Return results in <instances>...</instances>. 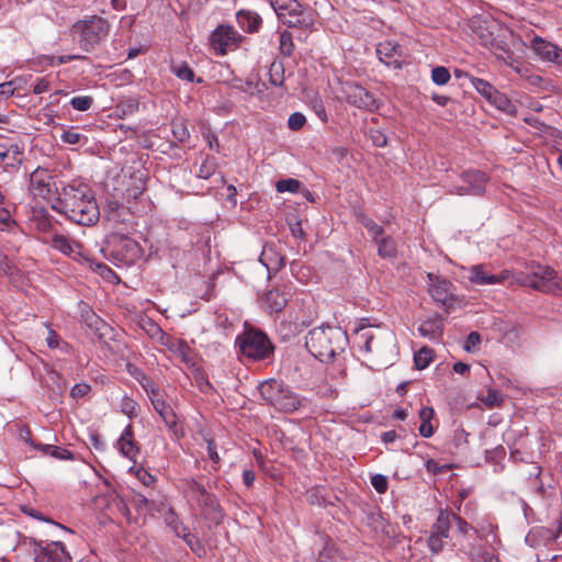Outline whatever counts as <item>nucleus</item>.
<instances>
[{"mask_svg": "<svg viewBox=\"0 0 562 562\" xmlns=\"http://www.w3.org/2000/svg\"><path fill=\"white\" fill-rule=\"evenodd\" d=\"M497 27H498L497 25H493L491 29L487 27L485 30V32H482L480 34L481 43L485 47L490 48L491 43H494V41L496 40V37H497Z\"/></svg>", "mask_w": 562, "mask_h": 562, "instance_id": "nucleus-50", "label": "nucleus"}, {"mask_svg": "<svg viewBox=\"0 0 562 562\" xmlns=\"http://www.w3.org/2000/svg\"><path fill=\"white\" fill-rule=\"evenodd\" d=\"M513 37V33L506 29L497 27V37L494 43H491L490 50L505 63H509L513 59L514 53L509 45V38Z\"/></svg>", "mask_w": 562, "mask_h": 562, "instance_id": "nucleus-18", "label": "nucleus"}, {"mask_svg": "<svg viewBox=\"0 0 562 562\" xmlns=\"http://www.w3.org/2000/svg\"><path fill=\"white\" fill-rule=\"evenodd\" d=\"M14 85H15V81H8V82L0 83V98L8 99L11 95H13L14 91H15Z\"/></svg>", "mask_w": 562, "mask_h": 562, "instance_id": "nucleus-58", "label": "nucleus"}, {"mask_svg": "<svg viewBox=\"0 0 562 562\" xmlns=\"http://www.w3.org/2000/svg\"><path fill=\"white\" fill-rule=\"evenodd\" d=\"M341 91L347 102L359 109L374 111L379 108L373 94L356 82H345Z\"/></svg>", "mask_w": 562, "mask_h": 562, "instance_id": "nucleus-11", "label": "nucleus"}, {"mask_svg": "<svg viewBox=\"0 0 562 562\" xmlns=\"http://www.w3.org/2000/svg\"><path fill=\"white\" fill-rule=\"evenodd\" d=\"M481 341V336L479 333L476 331H472L469 334L467 340H465V344H464V349L467 351H472V349L479 345Z\"/></svg>", "mask_w": 562, "mask_h": 562, "instance_id": "nucleus-60", "label": "nucleus"}, {"mask_svg": "<svg viewBox=\"0 0 562 562\" xmlns=\"http://www.w3.org/2000/svg\"><path fill=\"white\" fill-rule=\"evenodd\" d=\"M357 221L364 226L368 232L371 234L373 241L378 243V238L384 234V229L382 226L376 224L372 218L367 216L363 212H358L356 214Z\"/></svg>", "mask_w": 562, "mask_h": 562, "instance_id": "nucleus-31", "label": "nucleus"}, {"mask_svg": "<svg viewBox=\"0 0 562 562\" xmlns=\"http://www.w3.org/2000/svg\"><path fill=\"white\" fill-rule=\"evenodd\" d=\"M452 522H456L457 530L462 536L469 535L470 531H474L476 533V529L472 527L465 519L451 512V524Z\"/></svg>", "mask_w": 562, "mask_h": 562, "instance_id": "nucleus-42", "label": "nucleus"}, {"mask_svg": "<svg viewBox=\"0 0 562 562\" xmlns=\"http://www.w3.org/2000/svg\"><path fill=\"white\" fill-rule=\"evenodd\" d=\"M461 180L463 184H450L448 193L457 195H482L488 182V177L481 170H467L461 173Z\"/></svg>", "mask_w": 562, "mask_h": 562, "instance_id": "nucleus-8", "label": "nucleus"}, {"mask_svg": "<svg viewBox=\"0 0 562 562\" xmlns=\"http://www.w3.org/2000/svg\"><path fill=\"white\" fill-rule=\"evenodd\" d=\"M136 406L137 403L128 396H124L121 401V412L130 418L136 415Z\"/></svg>", "mask_w": 562, "mask_h": 562, "instance_id": "nucleus-48", "label": "nucleus"}, {"mask_svg": "<svg viewBox=\"0 0 562 562\" xmlns=\"http://www.w3.org/2000/svg\"><path fill=\"white\" fill-rule=\"evenodd\" d=\"M53 177L48 169L37 168L30 176V191L34 196L47 199L53 192Z\"/></svg>", "mask_w": 562, "mask_h": 562, "instance_id": "nucleus-14", "label": "nucleus"}, {"mask_svg": "<svg viewBox=\"0 0 562 562\" xmlns=\"http://www.w3.org/2000/svg\"><path fill=\"white\" fill-rule=\"evenodd\" d=\"M470 82L472 87L486 100L491 98L492 93L496 89L488 81L481 78L470 77Z\"/></svg>", "mask_w": 562, "mask_h": 562, "instance_id": "nucleus-35", "label": "nucleus"}, {"mask_svg": "<svg viewBox=\"0 0 562 562\" xmlns=\"http://www.w3.org/2000/svg\"><path fill=\"white\" fill-rule=\"evenodd\" d=\"M172 134H173V137L179 143H184L190 137V133H189L187 126L182 122H173L172 123Z\"/></svg>", "mask_w": 562, "mask_h": 562, "instance_id": "nucleus-44", "label": "nucleus"}, {"mask_svg": "<svg viewBox=\"0 0 562 562\" xmlns=\"http://www.w3.org/2000/svg\"><path fill=\"white\" fill-rule=\"evenodd\" d=\"M52 246L67 256L80 255L81 245L60 234H55L52 237Z\"/></svg>", "mask_w": 562, "mask_h": 562, "instance_id": "nucleus-23", "label": "nucleus"}, {"mask_svg": "<svg viewBox=\"0 0 562 562\" xmlns=\"http://www.w3.org/2000/svg\"><path fill=\"white\" fill-rule=\"evenodd\" d=\"M93 101H94L93 98L90 95H79V97H74L70 100V104L75 110L85 112V111H88L92 106Z\"/></svg>", "mask_w": 562, "mask_h": 562, "instance_id": "nucleus-40", "label": "nucleus"}, {"mask_svg": "<svg viewBox=\"0 0 562 562\" xmlns=\"http://www.w3.org/2000/svg\"><path fill=\"white\" fill-rule=\"evenodd\" d=\"M485 406L493 408L503 403L502 394L495 389H488L486 395L481 398Z\"/></svg>", "mask_w": 562, "mask_h": 562, "instance_id": "nucleus-39", "label": "nucleus"}, {"mask_svg": "<svg viewBox=\"0 0 562 562\" xmlns=\"http://www.w3.org/2000/svg\"><path fill=\"white\" fill-rule=\"evenodd\" d=\"M418 331L423 337L435 339L442 333V323L438 318H429L420 324Z\"/></svg>", "mask_w": 562, "mask_h": 562, "instance_id": "nucleus-29", "label": "nucleus"}, {"mask_svg": "<svg viewBox=\"0 0 562 562\" xmlns=\"http://www.w3.org/2000/svg\"><path fill=\"white\" fill-rule=\"evenodd\" d=\"M554 45L540 36H535L530 43L531 49L543 60L550 61L554 53Z\"/></svg>", "mask_w": 562, "mask_h": 562, "instance_id": "nucleus-27", "label": "nucleus"}, {"mask_svg": "<svg viewBox=\"0 0 562 562\" xmlns=\"http://www.w3.org/2000/svg\"><path fill=\"white\" fill-rule=\"evenodd\" d=\"M186 491L189 496L198 503L200 507L215 510L217 508L216 497L207 492L205 486L194 479L186 482Z\"/></svg>", "mask_w": 562, "mask_h": 562, "instance_id": "nucleus-15", "label": "nucleus"}, {"mask_svg": "<svg viewBox=\"0 0 562 562\" xmlns=\"http://www.w3.org/2000/svg\"><path fill=\"white\" fill-rule=\"evenodd\" d=\"M236 20L244 31L250 33L257 31L261 24V18L250 10H239L236 13Z\"/></svg>", "mask_w": 562, "mask_h": 562, "instance_id": "nucleus-25", "label": "nucleus"}, {"mask_svg": "<svg viewBox=\"0 0 562 562\" xmlns=\"http://www.w3.org/2000/svg\"><path fill=\"white\" fill-rule=\"evenodd\" d=\"M82 137H83L82 134H80L75 128H69V130L64 131L60 136V138L64 143H67L70 145L78 144Z\"/></svg>", "mask_w": 562, "mask_h": 562, "instance_id": "nucleus-51", "label": "nucleus"}, {"mask_svg": "<svg viewBox=\"0 0 562 562\" xmlns=\"http://www.w3.org/2000/svg\"><path fill=\"white\" fill-rule=\"evenodd\" d=\"M289 301V293L284 290L272 289L261 297L262 307L270 314L281 312Z\"/></svg>", "mask_w": 562, "mask_h": 562, "instance_id": "nucleus-20", "label": "nucleus"}, {"mask_svg": "<svg viewBox=\"0 0 562 562\" xmlns=\"http://www.w3.org/2000/svg\"><path fill=\"white\" fill-rule=\"evenodd\" d=\"M561 532H562V520L559 522L558 532H554L553 530H551L549 528L541 527L539 529L531 531L529 533L528 538L533 535H538L546 540L553 541Z\"/></svg>", "mask_w": 562, "mask_h": 562, "instance_id": "nucleus-45", "label": "nucleus"}, {"mask_svg": "<svg viewBox=\"0 0 562 562\" xmlns=\"http://www.w3.org/2000/svg\"><path fill=\"white\" fill-rule=\"evenodd\" d=\"M271 7L279 14L281 11L285 10L288 7H297L296 0H269Z\"/></svg>", "mask_w": 562, "mask_h": 562, "instance_id": "nucleus-56", "label": "nucleus"}, {"mask_svg": "<svg viewBox=\"0 0 562 562\" xmlns=\"http://www.w3.org/2000/svg\"><path fill=\"white\" fill-rule=\"evenodd\" d=\"M23 160V151L19 145L0 137V162L7 167H16Z\"/></svg>", "mask_w": 562, "mask_h": 562, "instance_id": "nucleus-19", "label": "nucleus"}, {"mask_svg": "<svg viewBox=\"0 0 562 562\" xmlns=\"http://www.w3.org/2000/svg\"><path fill=\"white\" fill-rule=\"evenodd\" d=\"M117 445L123 456L130 459H134V457L138 452V448L135 441L133 440L132 425H127L126 428L123 430L120 439L117 440Z\"/></svg>", "mask_w": 562, "mask_h": 562, "instance_id": "nucleus-24", "label": "nucleus"}, {"mask_svg": "<svg viewBox=\"0 0 562 562\" xmlns=\"http://www.w3.org/2000/svg\"><path fill=\"white\" fill-rule=\"evenodd\" d=\"M491 104L495 105L498 110L507 113V114H514L516 112V106L513 104V102L505 95L504 93L499 92L498 90H494L491 98L487 100Z\"/></svg>", "mask_w": 562, "mask_h": 562, "instance_id": "nucleus-30", "label": "nucleus"}, {"mask_svg": "<svg viewBox=\"0 0 562 562\" xmlns=\"http://www.w3.org/2000/svg\"><path fill=\"white\" fill-rule=\"evenodd\" d=\"M260 261L268 270H278L283 265V258L276 252L271 245L263 246L260 255Z\"/></svg>", "mask_w": 562, "mask_h": 562, "instance_id": "nucleus-26", "label": "nucleus"}, {"mask_svg": "<svg viewBox=\"0 0 562 562\" xmlns=\"http://www.w3.org/2000/svg\"><path fill=\"white\" fill-rule=\"evenodd\" d=\"M557 279V272L548 266L532 267L530 273L526 274L521 281L524 284L544 293H555L560 290Z\"/></svg>", "mask_w": 562, "mask_h": 562, "instance_id": "nucleus-9", "label": "nucleus"}, {"mask_svg": "<svg viewBox=\"0 0 562 562\" xmlns=\"http://www.w3.org/2000/svg\"><path fill=\"white\" fill-rule=\"evenodd\" d=\"M434 409L432 407L425 406L419 411V419L422 422L420 425H425L426 423L430 422L434 417Z\"/></svg>", "mask_w": 562, "mask_h": 562, "instance_id": "nucleus-61", "label": "nucleus"}, {"mask_svg": "<svg viewBox=\"0 0 562 562\" xmlns=\"http://www.w3.org/2000/svg\"><path fill=\"white\" fill-rule=\"evenodd\" d=\"M269 81L273 86H282L284 81V67L282 61H273L269 67Z\"/></svg>", "mask_w": 562, "mask_h": 562, "instance_id": "nucleus-34", "label": "nucleus"}, {"mask_svg": "<svg viewBox=\"0 0 562 562\" xmlns=\"http://www.w3.org/2000/svg\"><path fill=\"white\" fill-rule=\"evenodd\" d=\"M207 454H209V458L214 462V463H218L220 462V456L216 451V445L213 440H209L207 441Z\"/></svg>", "mask_w": 562, "mask_h": 562, "instance_id": "nucleus-63", "label": "nucleus"}, {"mask_svg": "<svg viewBox=\"0 0 562 562\" xmlns=\"http://www.w3.org/2000/svg\"><path fill=\"white\" fill-rule=\"evenodd\" d=\"M378 255L382 258H393L396 256L397 246L396 241L391 236L384 234L378 238Z\"/></svg>", "mask_w": 562, "mask_h": 562, "instance_id": "nucleus-28", "label": "nucleus"}, {"mask_svg": "<svg viewBox=\"0 0 562 562\" xmlns=\"http://www.w3.org/2000/svg\"><path fill=\"white\" fill-rule=\"evenodd\" d=\"M108 31V22L99 16L74 25V33L79 35L78 42L86 52L93 49L105 37Z\"/></svg>", "mask_w": 562, "mask_h": 562, "instance_id": "nucleus-6", "label": "nucleus"}, {"mask_svg": "<svg viewBox=\"0 0 562 562\" xmlns=\"http://www.w3.org/2000/svg\"><path fill=\"white\" fill-rule=\"evenodd\" d=\"M172 71L181 80H187L189 82L194 80V72L187 64L173 67Z\"/></svg>", "mask_w": 562, "mask_h": 562, "instance_id": "nucleus-47", "label": "nucleus"}, {"mask_svg": "<svg viewBox=\"0 0 562 562\" xmlns=\"http://www.w3.org/2000/svg\"><path fill=\"white\" fill-rule=\"evenodd\" d=\"M451 529V512L440 509L436 521L431 525L427 544L431 553H440L446 544V540L450 536Z\"/></svg>", "mask_w": 562, "mask_h": 562, "instance_id": "nucleus-7", "label": "nucleus"}, {"mask_svg": "<svg viewBox=\"0 0 562 562\" xmlns=\"http://www.w3.org/2000/svg\"><path fill=\"white\" fill-rule=\"evenodd\" d=\"M305 123H306V119L300 112L292 113L288 120V126L292 131L301 130Z\"/></svg>", "mask_w": 562, "mask_h": 562, "instance_id": "nucleus-49", "label": "nucleus"}, {"mask_svg": "<svg viewBox=\"0 0 562 562\" xmlns=\"http://www.w3.org/2000/svg\"><path fill=\"white\" fill-rule=\"evenodd\" d=\"M301 182L296 179H282L279 180L276 184L278 192H299L301 188Z\"/></svg>", "mask_w": 562, "mask_h": 562, "instance_id": "nucleus-38", "label": "nucleus"}, {"mask_svg": "<svg viewBox=\"0 0 562 562\" xmlns=\"http://www.w3.org/2000/svg\"><path fill=\"white\" fill-rule=\"evenodd\" d=\"M450 77L449 70L443 66H437L431 70V79L438 86L446 85Z\"/></svg>", "mask_w": 562, "mask_h": 562, "instance_id": "nucleus-41", "label": "nucleus"}, {"mask_svg": "<svg viewBox=\"0 0 562 562\" xmlns=\"http://www.w3.org/2000/svg\"><path fill=\"white\" fill-rule=\"evenodd\" d=\"M348 344L346 331L337 326H319L311 329L305 338L307 350L319 361L329 362L341 353Z\"/></svg>", "mask_w": 562, "mask_h": 562, "instance_id": "nucleus-2", "label": "nucleus"}, {"mask_svg": "<svg viewBox=\"0 0 562 562\" xmlns=\"http://www.w3.org/2000/svg\"><path fill=\"white\" fill-rule=\"evenodd\" d=\"M356 335L360 349L378 358L386 356L394 347V335L379 326L361 324Z\"/></svg>", "mask_w": 562, "mask_h": 562, "instance_id": "nucleus-4", "label": "nucleus"}, {"mask_svg": "<svg viewBox=\"0 0 562 562\" xmlns=\"http://www.w3.org/2000/svg\"><path fill=\"white\" fill-rule=\"evenodd\" d=\"M432 361V350L428 347L420 348L414 356L415 367L423 370Z\"/></svg>", "mask_w": 562, "mask_h": 562, "instance_id": "nucleus-36", "label": "nucleus"}, {"mask_svg": "<svg viewBox=\"0 0 562 562\" xmlns=\"http://www.w3.org/2000/svg\"><path fill=\"white\" fill-rule=\"evenodd\" d=\"M371 484L378 493H385L387 490V480L382 474H375L371 479Z\"/></svg>", "mask_w": 562, "mask_h": 562, "instance_id": "nucleus-55", "label": "nucleus"}, {"mask_svg": "<svg viewBox=\"0 0 562 562\" xmlns=\"http://www.w3.org/2000/svg\"><path fill=\"white\" fill-rule=\"evenodd\" d=\"M116 110L123 115H132L138 110V101L133 98L123 100L117 104Z\"/></svg>", "mask_w": 562, "mask_h": 562, "instance_id": "nucleus-43", "label": "nucleus"}, {"mask_svg": "<svg viewBox=\"0 0 562 562\" xmlns=\"http://www.w3.org/2000/svg\"><path fill=\"white\" fill-rule=\"evenodd\" d=\"M35 562H71L72 558L61 541H52L46 546L35 543Z\"/></svg>", "mask_w": 562, "mask_h": 562, "instance_id": "nucleus-12", "label": "nucleus"}, {"mask_svg": "<svg viewBox=\"0 0 562 562\" xmlns=\"http://www.w3.org/2000/svg\"><path fill=\"white\" fill-rule=\"evenodd\" d=\"M49 89V82L45 78H41L33 87L35 94H41Z\"/></svg>", "mask_w": 562, "mask_h": 562, "instance_id": "nucleus-62", "label": "nucleus"}, {"mask_svg": "<svg viewBox=\"0 0 562 562\" xmlns=\"http://www.w3.org/2000/svg\"><path fill=\"white\" fill-rule=\"evenodd\" d=\"M106 207L109 218L115 222H119L121 220V213L125 211V209L117 202H110Z\"/></svg>", "mask_w": 562, "mask_h": 562, "instance_id": "nucleus-53", "label": "nucleus"}, {"mask_svg": "<svg viewBox=\"0 0 562 562\" xmlns=\"http://www.w3.org/2000/svg\"><path fill=\"white\" fill-rule=\"evenodd\" d=\"M214 172V167L207 160L201 165L199 176L201 178L207 179Z\"/></svg>", "mask_w": 562, "mask_h": 562, "instance_id": "nucleus-64", "label": "nucleus"}, {"mask_svg": "<svg viewBox=\"0 0 562 562\" xmlns=\"http://www.w3.org/2000/svg\"><path fill=\"white\" fill-rule=\"evenodd\" d=\"M111 255L120 262L132 265L140 257L142 249L137 241L127 236H114L111 241Z\"/></svg>", "mask_w": 562, "mask_h": 562, "instance_id": "nucleus-10", "label": "nucleus"}, {"mask_svg": "<svg viewBox=\"0 0 562 562\" xmlns=\"http://www.w3.org/2000/svg\"><path fill=\"white\" fill-rule=\"evenodd\" d=\"M46 449L48 450L47 456H50L55 459H58V460H72L74 459V453L71 451H69L68 449L53 446V445L50 448H46Z\"/></svg>", "mask_w": 562, "mask_h": 562, "instance_id": "nucleus-46", "label": "nucleus"}, {"mask_svg": "<svg viewBox=\"0 0 562 562\" xmlns=\"http://www.w3.org/2000/svg\"><path fill=\"white\" fill-rule=\"evenodd\" d=\"M57 190V200L53 209L69 221L82 225H94L100 217L99 206L92 190L85 183L68 184Z\"/></svg>", "mask_w": 562, "mask_h": 562, "instance_id": "nucleus-1", "label": "nucleus"}, {"mask_svg": "<svg viewBox=\"0 0 562 562\" xmlns=\"http://www.w3.org/2000/svg\"><path fill=\"white\" fill-rule=\"evenodd\" d=\"M157 413L176 436H182L183 432L178 428V417L169 404L165 405L161 411H157Z\"/></svg>", "mask_w": 562, "mask_h": 562, "instance_id": "nucleus-32", "label": "nucleus"}, {"mask_svg": "<svg viewBox=\"0 0 562 562\" xmlns=\"http://www.w3.org/2000/svg\"><path fill=\"white\" fill-rule=\"evenodd\" d=\"M427 278L429 280V293L432 299L445 306L451 305L454 301L452 283L434 273H428Z\"/></svg>", "mask_w": 562, "mask_h": 562, "instance_id": "nucleus-13", "label": "nucleus"}, {"mask_svg": "<svg viewBox=\"0 0 562 562\" xmlns=\"http://www.w3.org/2000/svg\"><path fill=\"white\" fill-rule=\"evenodd\" d=\"M243 356L255 361L265 360L272 356L274 346L261 330L248 329L236 339Z\"/></svg>", "mask_w": 562, "mask_h": 562, "instance_id": "nucleus-5", "label": "nucleus"}, {"mask_svg": "<svg viewBox=\"0 0 562 562\" xmlns=\"http://www.w3.org/2000/svg\"><path fill=\"white\" fill-rule=\"evenodd\" d=\"M277 15L279 20L289 27L306 29L313 23L311 15L299 2L297 7H288Z\"/></svg>", "mask_w": 562, "mask_h": 562, "instance_id": "nucleus-16", "label": "nucleus"}, {"mask_svg": "<svg viewBox=\"0 0 562 562\" xmlns=\"http://www.w3.org/2000/svg\"><path fill=\"white\" fill-rule=\"evenodd\" d=\"M91 391V386L88 383H78L72 386L70 396L72 398H81Z\"/></svg>", "mask_w": 562, "mask_h": 562, "instance_id": "nucleus-54", "label": "nucleus"}, {"mask_svg": "<svg viewBox=\"0 0 562 562\" xmlns=\"http://www.w3.org/2000/svg\"><path fill=\"white\" fill-rule=\"evenodd\" d=\"M540 473H541V468L538 465H532L531 471L529 472V475L535 477L533 484L536 485L537 492L539 494L543 495L544 494L543 484L538 482Z\"/></svg>", "mask_w": 562, "mask_h": 562, "instance_id": "nucleus-59", "label": "nucleus"}, {"mask_svg": "<svg viewBox=\"0 0 562 562\" xmlns=\"http://www.w3.org/2000/svg\"><path fill=\"white\" fill-rule=\"evenodd\" d=\"M509 272L507 270L502 271L498 274L488 272L484 266L476 265L471 267L469 280L472 283L479 285H493L498 284L508 279Z\"/></svg>", "mask_w": 562, "mask_h": 562, "instance_id": "nucleus-17", "label": "nucleus"}, {"mask_svg": "<svg viewBox=\"0 0 562 562\" xmlns=\"http://www.w3.org/2000/svg\"><path fill=\"white\" fill-rule=\"evenodd\" d=\"M280 53L283 56H291L294 50V43L292 38V34L288 31H283L280 34Z\"/></svg>", "mask_w": 562, "mask_h": 562, "instance_id": "nucleus-37", "label": "nucleus"}, {"mask_svg": "<svg viewBox=\"0 0 562 562\" xmlns=\"http://www.w3.org/2000/svg\"><path fill=\"white\" fill-rule=\"evenodd\" d=\"M232 34L229 27L218 26L211 36L212 47L220 54H225L228 45L233 42Z\"/></svg>", "mask_w": 562, "mask_h": 562, "instance_id": "nucleus-22", "label": "nucleus"}, {"mask_svg": "<svg viewBox=\"0 0 562 562\" xmlns=\"http://www.w3.org/2000/svg\"><path fill=\"white\" fill-rule=\"evenodd\" d=\"M150 402L155 408V411H161L167 403L164 400V396L160 392V390L157 387V385L153 382L147 383V385L144 386Z\"/></svg>", "mask_w": 562, "mask_h": 562, "instance_id": "nucleus-33", "label": "nucleus"}, {"mask_svg": "<svg viewBox=\"0 0 562 562\" xmlns=\"http://www.w3.org/2000/svg\"><path fill=\"white\" fill-rule=\"evenodd\" d=\"M132 503L139 513H147L149 510V501L143 494H134Z\"/></svg>", "mask_w": 562, "mask_h": 562, "instance_id": "nucleus-52", "label": "nucleus"}, {"mask_svg": "<svg viewBox=\"0 0 562 562\" xmlns=\"http://www.w3.org/2000/svg\"><path fill=\"white\" fill-rule=\"evenodd\" d=\"M14 222L11 218L10 212L5 209H0V231L4 232L10 229Z\"/></svg>", "mask_w": 562, "mask_h": 562, "instance_id": "nucleus-57", "label": "nucleus"}, {"mask_svg": "<svg viewBox=\"0 0 562 562\" xmlns=\"http://www.w3.org/2000/svg\"><path fill=\"white\" fill-rule=\"evenodd\" d=\"M400 48L398 44L385 41L379 43L376 54L379 59L385 65L394 66V68L398 69L402 67V61L398 59L402 56Z\"/></svg>", "mask_w": 562, "mask_h": 562, "instance_id": "nucleus-21", "label": "nucleus"}, {"mask_svg": "<svg viewBox=\"0 0 562 562\" xmlns=\"http://www.w3.org/2000/svg\"><path fill=\"white\" fill-rule=\"evenodd\" d=\"M259 393L269 405L283 413H293L302 405V401L291 387L281 380L269 379L262 382Z\"/></svg>", "mask_w": 562, "mask_h": 562, "instance_id": "nucleus-3", "label": "nucleus"}]
</instances>
